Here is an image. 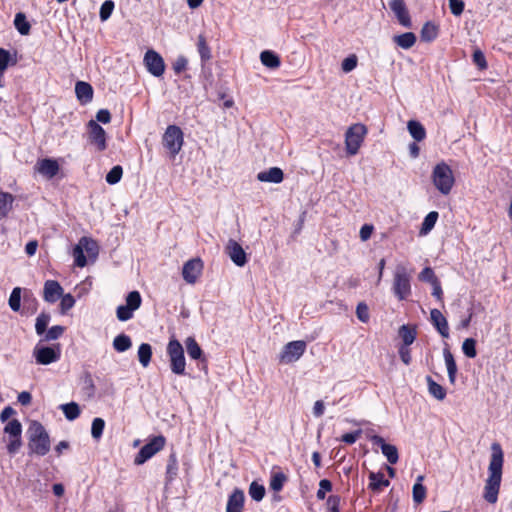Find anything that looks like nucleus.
<instances>
[{"instance_id":"1","label":"nucleus","mask_w":512,"mask_h":512,"mask_svg":"<svg viewBox=\"0 0 512 512\" xmlns=\"http://www.w3.org/2000/svg\"><path fill=\"white\" fill-rule=\"evenodd\" d=\"M504 464V453L501 445L497 442L491 445V456L488 465V477L485 480L483 498L491 504L498 500L502 480V470Z\"/></svg>"},{"instance_id":"2","label":"nucleus","mask_w":512,"mask_h":512,"mask_svg":"<svg viewBox=\"0 0 512 512\" xmlns=\"http://www.w3.org/2000/svg\"><path fill=\"white\" fill-rule=\"evenodd\" d=\"M29 443L28 447L31 453L44 456L50 450V440L44 427L38 422H32L28 428Z\"/></svg>"},{"instance_id":"3","label":"nucleus","mask_w":512,"mask_h":512,"mask_svg":"<svg viewBox=\"0 0 512 512\" xmlns=\"http://www.w3.org/2000/svg\"><path fill=\"white\" fill-rule=\"evenodd\" d=\"M432 182L440 193L448 195L455 184L450 166L445 162L438 163L432 171Z\"/></svg>"},{"instance_id":"4","label":"nucleus","mask_w":512,"mask_h":512,"mask_svg":"<svg viewBox=\"0 0 512 512\" xmlns=\"http://www.w3.org/2000/svg\"><path fill=\"white\" fill-rule=\"evenodd\" d=\"M98 245L96 241L89 237L80 238L78 244L73 248L74 262L77 267L83 268L87 265V254L89 258L95 259L98 255Z\"/></svg>"},{"instance_id":"5","label":"nucleus","mask_w":512,"mask_h":512,"mask_svg":"<svg viewBox=\"0 0 512 512\" xmlns=\"http://www.w3.org/2000/svg\"><path fill=\"white\" fill-rule=\"evenodd\" d=\"M166 351L169 357L171 371L174 374L183 375L185 373L186 360L181 343L174 337L170 338Z\"/></svg>"},{"instance_id":"6","label":"nucleus","mask_w":512,"mask_h":512,"mask_svg":"<svg viewBox=\"0 0 512 512\" xmlns=\"http://www.w3.org/2000/svg\"><path fill=\"white\" fill-rule=\"evenodd\" d=\"M367 134L364 124L356 123L351 125L345 133V148L348 155H356L362 146Z\"/></svg>"},{"instance_id":"7","label":"nucleus","mask_w":512,"mask_h":512,"mask_svg":"<svg viewBox=\"0 0 512 512\" xmlns=\"http://www.w3.org/2000/svg\"><path fill=\"white\" fill-rule=\"evenodd\" d=\"M162 143L170 155L175 157L184 144V134L181 128L176 125H169L162 136Z\"/></svg>"},{"instance_id":"8","label":"nucleus","mask_w":512,"mask_h":512,"mask_svg":"<svg viewBox=\"0 0 512 512\" xmlns=\"http://www.w3.org/2000/svg\"><path fill=\"white\" fill-rule=\"evenodd\" d=\"M393 292L399 300H405L411 294L410 275L404 265H397L393 278Z\"/></svg>"},{"instance_id":"9","label":"nucleus","mask_w":512,"mask_h":512,"mask_svg":"<svg viewBox=\"0 0 512 512\" xmlns=\"http://www.w3.org/2000/svg\"><path fill=\"white\" fill-rule=\"evenodd\" d=\"M32 355L39 365H50L58 362L61 357V348L59 344L45 346L38 343L33 348Z\"/></svg>"},{"instance_id":"10","label":"nucleus","mask_w":512,"mask_h":512,"mask_svg":"<svg viewBox=\"0 0 512 512\" xmlns=\"http://www.w3.org/2000/svg\"><path fill=\"white\" fill-rule=\"evenodd\" d=\"M142 298L138 291H131L126 296V304L120 305L116 309V316L119 321L125 322L130 320L134 312L141 306Z\"/></svg>"},{"instance_id":"11","label":"nucleus","mask_w":512,"mask_h":512,"mask_svg":"<svg viewBox=\"0 0 512 512\" xmlns=\"http://www.w3.org/2000/svg\"><path fill=\"white\" fill-rule=\"evenodd\" d=\"M306 342L302 340L287 343L279 354V361L283 364H291L298 361L306 350Z\"/></svg>"},{"instance_id":"12","label":"nucleus","mask_w":512,"mask_h":512,"mask_svg":"<svg viewBox=\"0 0 512 512\" xmlns=\"http://www.w3.org/2000/svg\"><path fill=\"white\" fill-rule=\"evenodd\" d=\"M165 438L163 436H155L145 444L134 459L136 465H142L147 460L152 458L157 452L162 450L165 446Z\"/></svg>"},{"instance_id":"13","label":"nucleus","mask_w":512,"mask_h":512,"mask_svg":"<svg viewBox=\"0 0 512 512\" xmlns=\"http://www.w3.org/2000/svg\"><path fill=\"white\" fill-rule=\"evenodd\" d=\"M204 268L200 258H193L184 263L182 277L187 284L194 285L200 278Z\"/></svg>"},{"instance_id":"14","label":"nucleus","mask_w":512,"mask_h":512,"mask_svg":"<svg viewBox=\"0 0 512 512\" xmlns=\"http://www.w3.org/2000/svg\"><path fill=\"white\" fill-rule=\"evenodd\" d=\"M143 62L148 72L153 76L160 77L164 74V60L162 56L155 50H148L144 55Z\"/></svg>"},{"instance_id":"15","label":"nucleus","mask_w":512,"mask_h":512,"mask_svg":"<svg viewBox=\"0 0 512 512\" xmlns=\"http://www.w3.org/2000/svg\"><path fill=\"white\" fill-rule=\"evenodd\" d=\"M34 169L42 177L50 180L58 174L60 165L56 159L44 158L37 161Z\"/></svg>"},{"instance_id":"16","label":"nucleus","mask_w":512,"mask_h":512,"mask_svg":"<svg viewBox=\"0 0 512 512\" xmlns=\"http://www.w3.org/2000/svg\"><path fill=\"white\" fill-rule=\"evenodd\" d=\"M89 129V141L93 144L98 151L106 149V132L105 130L94 120H90L88 123Z\"/></svg>"},{"instance_id":"17","label":"nucleus","mask_w":512,"mask_h":512,"mask_svg":"<svg viewBox=\"0 0 512 512\" xmlns=\"http://www.w3.org/2000/svg\"><path fill=\"white\" fill-rule=\"evenodd\" d=\"M225 252L236 266L243 267L247 263V255L237 241L229 239L225 247Z\"/></svg>"},{"instance_id":"18","label":"nucleus","mask_w":512,"mask_h":512,"mask_svg":"<svg viewBox=\"0 0 512 512\" xmlns=\"http://www.w3.org/2000/svg\"><path fill=\"white\" fill-rule=\"evenodd\" d=\"M370 440L374 445L380 447L382 454L390 464H396L398 462L399 454L395 445L386 443L385 440L378 435L372 436Z\"/></svg>"},{"instance_id":"19","label":"nucleus","mask_w":512,"mask_h":512,"mask_svg":"<svg viewBox=\"0 0 512 512\" xmlns=\"http://www.w3.org/2000/svg\"><path fill=\"white\" fill-rule=\"evenodd\" d=\"M64 292L62 286L56 280H47L44 283L43 299L48 303H55Z\"/></svg>"},{"instance_id":"20","label":"nucleus","mask_w":512,"mask_h":512,"mask_svg":"<svg viewBox=\"0 0 512 512\" xmlns=\"http://www.w3.org/2000/svg\"><path fill=\"white\" fill-rule=\"evenodd\" d=\"M389 6L402 26L409 27L411 25L410 16L403 0H390Z\"/></svg>"},{"instance_id":"21","label":"nucleus","mask_w":512,"mask_h":512,"mask_svg":"<svg viewBox=\"0 0 512 512\" xmlns=\"http://www.w3.org/2000/svg\"><path fill=\"white\" fill-rule=\"evenodd\" d=\"M430 320L436 330L443 338L449 337V326L446 318L443 316L440 310L432 309L430 311Z\"/></svg>"},{"instance_id":"22","label":"nucleus","mask_w":512,"mask_h":512,"mask_svg":"<svg viewBox=\"0 0 512 512\" xmlns=\"http://www.w3.org/2000/svg\"><path fill=\"white\" fill-rule=\"evenodd\" d=\"M283 179L284 173L278 167H271L257 174V180L260 182L279 184Z\"/></svg>"},{"instance_id":"23","label":"nucleus","mask_w":512,"mask_h":512,"mask_svg":"<svg viewBox=\"0 0 512 512\" xmlns=\"http://www.w3.org/2000/svg\"><path fill=\"white\" fill-rule=\"evenodd\" d=\"M244 501V492L240 489H235L228 498L226 512H243Z\"/></svg>"},{"instance_id":"24","label":"nucleus","mask_w":512,"mask_h":512,"mask_svg":"<svg viewBox=\"0 0 512 512\" xmlns=\"http://www.w3.org/2000/svg\"><path fill=\"white\" fill-rule=\"evenodd\" d=\"M75 93L77 99L82 104H87L91 102L93 98V88L92 86L84 81H78L75 85Z\"/></svg>"},{"instance_id":"25","label":"nucleus","mask_w":512,"mask_h":512,"mask_svg":"<svg viewBox=\"0 0 512 512\" xmlns=\"http://www.w3.org/2000/svg\"><path fill=\"white\" fill-rule=\"evenodd\" d=\"M14 196L8 192H0V220L6 218L12 211Z\"/></svg>"},{"instance_id":"26","label":"nucleus","mask_w":512,"mask_h":512,"mask_svg":"<svg viewBox=\"0 0 512 512\" xmlns=\"http://www.w3.org/2000/svg\"><path fill=\"white\" fill-rule=\"evenodd\" d=\"M443 356H444V361H445L449 381L451 384H454L455 380H456V374H457L456 362H455L454 357L449 349L443 350Z\"/></svg>"},{"instance_id":"27","label":"nucleus","mask_w":512,"mask_h":512,"mask_svg":"<svg viewBox=\"0 0 512 512\" xmlns=\"http://www.w3.org/2000/svg\"><path fill=\"white\" fill-rule=\"evenodd\" d=\"M407 129L411 137L415 141H422L426 137V130L424 126L416 120H410L407 123Z\"/></svg>"},{"instance_id":"28","label":"nucleus","mask_w":512,"mask_h":512,"mask_svg":"<svg viewBox=\"0 0 512 512\" xmlns=\"http://www.w3.org/2000/svg\"><path fill=\"white\" fill-rule=\"evenodd\" d=\"M260 61L264 66L270 69H276L281 64L278 55L270 50H264L260 53Z\"/></svg>"},{"instance_id":"29","label":"nucleus","mask_w":512,"mask_h":512,"mask_svg":"<svg viewBox=\"0 0 512 512\" xmlns=\"http://www.w3.org/2000/svg\"><path fill=\"white\" fill-rule=\"evenodd\" d=\"M426 382L428 386L429 394L437 399L438 401H442L446 397V390L443 386L435 382L430 376L426 377Z\"/></svg>"},{"instance_id":"30","label":"nucleus","mask_w":512,"mask_h":512,"mask_svg":"<svg viewBox=\"0 0 512 512\" xmlns=\"http://www.w3.org/2000/svg\"><path fill=\"white\" fill-rule=\"evenodd\" d=\"M369 488L375 492L381 491L382 488L389 486V481L384 478L382 473L371 472L369 474Z\"/></svg>"},{"instance_id":"31","label":"nucleus","mask_w":512,"mask_h":512,"mask_svg":"<svg viewBox=\"0 0 512 512\" xmlns=\"http://www.w3.org/2000/svg\"><path fill=\"white\" fill-rule=\"evenodd\" d=\"M423 480H424V476L419 475L416 478V483L413 485V488H412L413 501L417 504L422 503L424 501V499L426 498V488L422 484Z\"/></svg>"},{"instance_id":"32","label":"nucleus","mask_w":512,"mask_h":512,"mask_svg":"<svg viewBox=\"0 0 512 512\" xmlns=\"http://www.w3.org/2000/svg\"><path fill=\"white\" fill-rule=\"evenodd\" d=\"M394 42L403 49H410L416 42V36L412 32H406L401 35H396L393 38Z\"/></svg>"},{"instance_id":"33","label":"nucleus","mask_w":512,"mask_h":512,"mask_svg":"<svg viewBox=\"0 0 512 512\" xmlns=\"http://www.w3.org/2000/svg\"><path fill=\"white\" fill-rule=\"evenodd\" d=\"M112 345L117 352L122 353L132 347V340L126 334H119L114 338Z\"/></svg>"},{"instance_id":"34","label":"nucleus","mask_w":512,"mask_h":512,"mask_svg":"<svg viewBox=\"0 0 512 512\" xmlns=\"http://www.w3.org/2000/svg\"><path fill=\"white\" fill-rule=\"evenodd\" d=\"M138 360L140 364L146 368L151 361L152 358V347L148 343H142L138 348Z\"/></svg>"},{"instance_id":"35","label":"nucleus","mask_w":512,"mask_h":512,"mask_svg":"<svg viewBox=\"0 0 512 512\" xmlns=\"http://www.w3.org/2000/svg\"><path fill=\"white\" fill-rule=\"evenodd\" d=\"M399 335L403 341L402 346L408 347L415 341L417 333L415 328L408 325H402L399 329Z\"/></svg>"},{"instance_id":"36","label":"nucleus","mask_w":512,"mask_h":512,"mask_svg":"<svg viewBox=\"0 0 512 512\" xmlns=\"http://www.w3.org/2000/svg\"><path fill=\"white\" fill-rule=\"evenodd\" d=\"M197 50L203 63L211 59V50L205 37L201 34L197 38Z\"/></svg>"},{"instance_id":"37","label":"nucleus","mask_w":512,"mask_h":512,"mask_svg":"<svg viewBox=\"0 0 512 512\" xmlns=\"http://www.w3.org/2000/svg\"><path fill=\"white\" fill-rule=\"evenodd\" d=\"M438 216H439L438 212H436V211H431L430 213H428L426 215V217L423 220L421 229H420L421 235L428 234L434 228V226L437 222Z\"/></svg>"},{"instance_id":"38","label":"nucleus","mask_w":512,"mask_h":512,"mask_svg":"<svg viewBox=\"0 0 512 512\" xmlns=\"http://www.w3.org/2000/svg\"><path fill=\"white\" fill-rule=\"evenodd\" d=\"M186 350L190 358L200 359L202 356V349L193 337H188L185 340Z\"/></svg>"},{"instance_id":"39","label":"nucleus","mask_w":512,"mask_h":512,"mask_svg":"<svg viewBox=\"0 0 512 512\" xmlns=\"http://www.w3.org/2000/svg\"><path fill=\"white\" fill-rule=\"evenodd\" d=\"M14 25L21 35H28L30 32V24L23 13H17L14 19Z\"/></svg>"},{"instance_id":"40","label":"nucleus","mask_w":512,"mask_h":512,"mask_svg":"<svg viewBox=\"0 0 512 512\" xmlns=\"http://www.w3.org/2000/svg\"><path fill=\"white\" fill-rule=\"evenodd\" d=\"M438 35V28L435 24L427 22L421 30V38L423 41L430 42Z\"/></svg>"},{"instance_id":"41","label":"nucleus","mask_w":512,"mask_h":512,"mask_svg":"<svg viewBox=\"0 0 512 512\" xmlns=\"http://www.w3.org/2000/svg\"><path fill=\"white\" fill-rule=\"evenodd\" d=\"M61 410L65 417L70 421L75 420L80 415L79 405L75 402L61 405Z\"/></svg>"},{"instance_id":"42","label":"nucleus","mask_w":512,"mask_h":512,"mask_svg":"<svg viewBox=\"0 0 512 512\" xmlns=\"http://www.w3.org/2000/svg\"><path fill=\"white\" fill-rule=\"evenodd\" d=\"M249 495L253 500L259 502L265 496V487L258 482L253 481L249 486Z\"/></svg>"},{"instance_id":"43","label":"nucleus","mask_w":512,"mask_h":512,"mask_svg":"<svg viewBox=\"0 0 512 512\" xmlns=\"http://www.w3.org/2000/svg\"><path fill=\"white\" fill-rule=\"evenodd\" d=\"M9 307L14 312H18L21 307V288L15 287L9 297L8 300Z\"/></svg>"},{"instance_id":"44","label":"nucleus","mask_w":512,"mask_h":512,"mask_svg":"<svg viewBox=\"0 0 512 512\" xmlns=\"http://www.w3.org/2000/svg\"><path fill=\"white\" fill-rule=\"evenodd\" d=\"M4 432L8 437L21 436L22 425L18 420L13 419L6 424Z\"/></svg>"},{"instance_id":"45","label":"nucleus","mask_w":512,"mask_h":512,"mask_svg":"<svg viewBox=\"0 0 512 512\" xmlns=\"http://www.w3.org/2000/svg\"><path fill=\"white\" fill-rule=\"evenodd\" d=\"M50 319H51L50 315L46 314V313H41L37 316L36 323H35V330L38 335H42L46 331V328L50 322Z\"/></svg>"},{"instance_id":"46","label":"nucleus","mask_w":512,"mask_h":512,"mask_svg":"<svg viewBox=\"0 0 512 512\" xmlns=\"http://www.w3.org/2000/svg\"><path fill=\"white\" fill-rule=\"evenodd\" d=\"M60 299V311L62 314H66L70 309H72L75 305V298L70 294L62 293Z\"/></svg>"},{"instance_id":"47","label":"nucleus","mask_w":512,"mask_h":512,"mask_svg":"<svg viewBox=\"0 0 512 512\" xmlns=\"http://www.w3.org/2000/svg\"><path fill=\"white\" fill-rule=\"evenodd\" d=\"M122 174H123L122 167L119 165H116L107 173L106 182L110 185L117 184L121 180Z\"/></svg>"},{"instance_id":"48","label":"nucleus","mask_w":512,"mask_h":512,"mask_svg":"<svg viewBox=\"0 0 512 512\" xmlns=\"http://www.w3.org/2000/svg\"><path fill=\"white\" fill-rule=\"evenodd\" d=\"M285 481L286 476L283 473H273L270 480V488L278 492L283 488Z\"/></svg>"},{"instance_id":"49","label":"nucleus","mask_w":512,"mask_h":512,"mask_svg":"<svg viewBox=\"0 0 512 512\" xmlns=\"http://www.w3.org/2000/svg\"><path fill=\"white\" fill-rule=\"evenodd\" d=\"M462 351L469 358L476 357V341L473 338L465 339L462 344Z\"/></svg>"},{"instance_id":"50","label":"nucleus","mask_w":512,"mask_h":512,"mask_svg":"<svg viewBox=\"0 0 512 512\" xmlns=\"http://www.w3.org/2000/svg\"><path fill=\"white\" fill-rule=\"evenodd\" d=\"M105 427V421L102 418H94L91 425V435L94 439L101 438Z\"/></svg>"},{"instance_id":"51","label":"nucleus","mask_w":512,"mask_h":512,"mask_svg":"<svg viewBox=\"0 0 512 512\" xmlns=\"http://www.w3.org/2000/svg\"><path fill=\"white\" fill-rule=\"evenodd\" d=\"M358 64V58L355 54H351L348 57L344 58L341 63V69L344 73H349L353 71Z\"/></svg>"},{"instance_id":"52","label":"nucleus","mask_w":512,"mask_h":512,"mask_svg":"<svg viewBox=\"0 0 512 512\" xmlns=\"http://www.w3.org/2000/svg\"><path fill=\"white\" fill-rule=\"evenodd\" d=\"M356 316L362 323H367L370 320L369 308L365 302H359L357 304Z\"/></svg>"},{"instance_id":"53","label":"nucleus","mask_w":512,"mask_h":512,"mask_svg":"<svg viewBox=\"0 0 512 512\" xmlns=\"http://www.w3.org/2000/svg\"><path fill=\"white\" fill-rule=\"evenodd\" d=\"M114 9V2L111 0H106L102 3L100 7L99 16L102 21H106L110 18Z\"/></svg>"},{"instance_id":"54","label":"nucleus","mask_w":512,"mask_h":512,"mask_svg":"<svg viewBox=\"0 0 512 512\" xmlns=\"http://www.w3.org/2000/svg\"><path fill=\"white\" fill-rule=\"evenodd\" d=\"M22 446L21 436H13L7 438V451L9 454L14 455L19 451Z\"/></svg>"},{"instance_id":"55","label":"nucleus","mask_w":512,"mask_h":512,"mask_svg":"<svg viewBox=\"0 0 512 512\" xmlns=\"http://www.w3.org/2000/svg\"><path fill=\"white\" fill-rule=\"evenodd\" d=\"M178 471V462L174 455H171L167 464V477L171 481L175 478Z\"/></svg>"},{"instance_id":"56","label":"nucleus","mask_w":512,"mask_h":512,"mask_svg":"<svg viewBox=\"0 0 512 512\" xmlns=\"http://www.w3.org/2000/svg\"><path fill=\"white\" fill-rule=\"evenodd\" d=\"M64 330H65V328L63 326H60V325L52 326L50 329H48V331L45 335V340L51 341V340L58 339L60 336H62V334L64 333Z\"/></svg>"},{"instance_id":"57","label":"nucleus","mask_w":512,"mask_h":512,"mask_svg":"<svg viewBox=\"0 0 512 512\" xmlns=\"http://www.w3.org/2000/svg\"><path fill=\"white\" fill-rule=\"evenodd\" d=\"M419 280L429 282L431 285L438 281L433 270L430 267L424 268L419 274Z\"/></svg>"},{"instance_id":"58","label":"nucleus","mask_w":512,"mask_h":512,"mask_svg":"<svg viewBox=\"0 0 512 512\" xmlns=\"http://www.w3.org/2000/svg\"><path fill=\"white\" fill-rule=\"evenodd\" d=\"M187 65H188L187 58L183 55H179L173 63V70L176 74H180L187 68Z\"/></svg>"},{"instance_id":"59","label":"nucleus","mask_w":512,"mask_h":512,"mask_svg":"<svg viewBox=\"0 0 512 512\" xmlns=\"http://www.w3.org/2000/svg\"><path fill=\"white\" fill-rule=\"evenodd\" d=\"M332 484L329 480L323 479L319 483V490L317 491V498L323 500L325 498L326 492L331 491Z\"/></svg>"},{"instance_id":"60","label":"nucleus","mask_w":512,"mask_h":512,"mask_svg":"<svg viewBox=\"0 0 512 512\" xmlns=\"http://www.w3.org/2000/svg\"><path fill=\"white\" fill-rule=\"evenodd\" d=\"M464 2L462 0H449V7L451 13L455 16H460L464 10Z\"/></svg>"},{"instance_id":"61","label":"nucleus","mask_w":512,"mask_h":512,"mask_svg":"<svg viewBox=\"0 0 512 512\" xmlns=\"http://www.w3.org/2000/svg\"><path fill=\"white\" fill-rule=\"evenodd\" d=\"M11 62V56L10 53L0 48V70H6Z\"/></svg>"},{"instance_id":"62","label":"nucleus","mask_w":512,"mask_h":512,"mask_svg":"<svg viewBox=\"0 0 512 512\" xmlns=\"http://www.w3.org/2000/svg\"><path fill=\"white\" fill-rule=\"evenodd\" d=\"M473 60L480 69H485L487 67L485 56L480 50L474 51Z\"/></svg>"},{"instance_id":"63","label":"nucleus","mask_w":512,"mask_h":512,"mask_svg":"<svg viewBox=\"0 0 512 512\" xmlns=\"http://www.w3.org/2000/svg\"><path fill=\"white\" fill-rule=\"evenodd\" d=\"M340 498L338 496H330L327 500L328 512H339Z\"/></svg>"},{"instance_id":"64","label":"nucleus","mask_w":512,"mask_h":512,"mask_svg":"<svg viewBox=\"0 0 512 512\" xmlns=\"http://www.w3.org/2000/svg\"><path fill=\"white\" fill-rule=\"evenodd\" d=\"M399 356L405 365H409L411 363L412 357L409 347L401 346L399 348Z\"/></svg>"}]
</instances>
